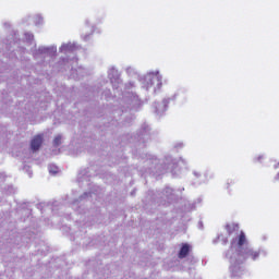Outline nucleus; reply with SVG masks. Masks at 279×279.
I'll return each instance as SVG.
<instances>
[{"label": "nucleus", "instance_id": "nucleus-1", "mask_svg": "<svg viewBox=\"0 0 279 279\" xmlns=\"http://www.w3.org/2000/svg\"><path fill=\"white\" fill-rule=\"evenodd\" d=\"M243 259H253L256 260L260 256V252L253 248H245L243 253H239Z\"/></svg>", "mask_w": 279, "mask_h": 279}, {"label": "nucleus", "instance_id": "nucleus-9", "mask_svg": "<svg viewBox=\"0 0 279 279\" xmlns=\"http://www.w3.org/2000/svg\"><path fill=\"white\" fill-rule=\"evenodd\" d=\"M229 189H230V183L227 184V190H229Z\"/></svg>", "mask_w": 279, "mask_h": 279}, {"label": "nucleus", "instance_id": "nucleus-4", "mask_svg": "<svg viewBox=\"0 0 279 279\" xmlns=\"http://www.w3.org/2000/svg\"><path fill=\"white\" fill-rule=\"evenodd\" d=\"M190 252H191V245L187 243H183L182 247L179 252V258L180 259L186 258L189 256Z\"/></svg>", "mask_w": 279, "mask_h": 279}, {"label": "nucleus", "instance_id": "nucleus-5", "mask_svg": "<svg viewBox=\"0 0 279 279\" xmlns=\"http://www.w3.org/2000/svg\"><path fill=\"white\" fill-rule=\"evenodd\" d=\"M33 23L36 26H40L44 24V17L41 15H36L33 17Z\"/></svg>", "mask_w": 279, "mask_h": 279}, {"label": "nucleus", "instance_id": "nucleus-6", "mask_svg": "<svg viewBox=\"0 0 279 279\" xmlns=\"http://www.w3.org/2000/svg\"><path fill=\"white\" fill-rule=\"evenodd\" d=\"M226 229L229 234H233L235 230H239V225H227Z\"/></svg>", "mask_w": 279, "mask_h": 279}, {"label": "nucleus", "instance_id": "nucleus-2", "mask_svg": "<svg viewBox=\"0 0 279 279\" xmlns=\"http://www.w3.org/2000/svg\"><path fill=\"white\" fill-rule=\"evenodd\" d=\"M246 243H247V239L244 231H240L238 236L231 240V246H234L236 244L239 247H242Z\"/></svg>", "mask_w": 279, "mask_h": 279}, {"label": "nucleus", "instance_id": "nucleus-3", "mask_svg": "<svg viewBox=\"0 0 279 279\" xmlns=\"http://www.w3.org/2000/svg\"><path fill=\"white\" fill-rule=\"evenodd\" d=\"M41 145H43V136L36 135L31 143V147H32L33 151L39 150Z\"/></svg>", "mask_w": 279, "mask_h": 279}, {"label": "nucleus", "instance_id": "nucleus-8", "mask_svg": "<svg viewBox=\"0 0 279 279\" xmlns=\"http://www.w3.org/2000/svg\"><path fill=\"white\" fill-rule=\"evenodd\" d=\"M276 180L279 181V173L277 174Z\"/></svg>", "mask_w": 279, "mask_h": 279}, {"label": "nucleus", "instance_id": "nucleus-7", "mask_svg": "<svg viewBox=\"0 0 279 279\" xmlns=\"http://www.w3.org/2000/svg\"><path fill=\"white\" fill-rule=\"evenodd\" d=\"M61 144H62V136H61V135L56 136L54 140H53V145H54L56 147H58V146H60Z\"/></svg>", "mask_w": 279, "mask_h": 279}]
</instances>
